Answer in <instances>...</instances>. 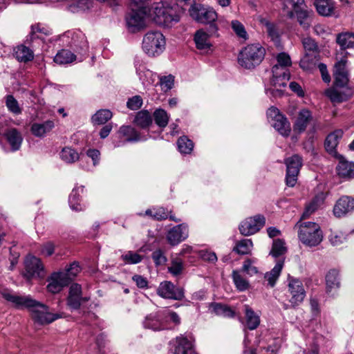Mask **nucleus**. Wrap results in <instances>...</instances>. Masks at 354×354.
I'll return each instance as SVG.
<instances>
[{
  "label": "nucleus",
  "instance_id": "obj_14",
  "mask_svg": "<svg viewBox=\"0 0 354 354\" xmlns=\"http://www.w3.org/2000/svg\"><path fill=\"white\" fill-rule=\"evenodd\" d=\"M24 277L30 280L33 277L43 278L44 268L41 260L34 256H28L25 261Z\"/></svg>",
  "mask_w": 354,
  "mask_h": 354
},
{
  "label": "nucleus",
  "instance_id": "obj_49",
  "mask_svg": "<svg viewBox=\"0 0 354 354\" xmlns=\"http://www.w3.org/2000/svg\"><path fill=\"white\" fill-rule=\"evenodd\" d=\"M287 248L284 241L281 239L274 240L270 254L274 257H278L286 253Z\"/></svg>",
  "mask_w": 354,
  "mask_h": 354
},
{
  "label": "nucleus",
  "instance_id": "obj_19",
  "mask_svg": "<svg viewBox=\"0 0 354 354\" xmlns=\"http://www.w3.org/2000/svg\"><path fill=\"white\" fill-rule=\"evenodd\" d=\"M136 73L140 80L145 86L152 85L156 79V75L151 71L147 68L145 64L139 59L136 58L134 62Z\"/></svg>",
  "mask_w": 354,
  "mask_h": 354
},
{
  "label": "nucleus",
  "instance_id": "obj_6",
  "mask_svg": "<svg viewBox=\"0 0 354 354\" xmlns=\"http://www.w3.org/2000/svg\"><path fill=\"white\" fill-rule=\"evenodd\" d=\"M62 39L78 54L84 55L88 52V44L86 37L80 30L68 31L63 35Z\"/></svg>",
  "mask_w": 354,
  "mask_h": 354
},
{
  "label": "nucleus",
  "instance_id": "obj_8",
  "mask_svg": "<svg viewBox=\"0 0 354 354\" xmlns=\"http://www.w3.org/2000/svg\"><path fill=\"white\" fill-rule=\"evenodd\" d=\"M268 119L272 126L283 136H288L291 128L287 118L280 113L279 110L274 106L267 111Z\"/></svg>",
  "mask_w": 354,
  "mask_h": 354
},
{
  "label": "nucleus",
  "instance_id": "obj_55",
  "mask_svg": "<svg viewBox=\"0 0 354 354\" xmlns=\"http://www.w3.org/2000/svg\"><path fill=\"white\" fill-rule=\"evenodd\" d=\"M302 44L305 50V53L317 54L318 46L315 41L310 37H304L302 39Z\"/></svg>",
  "mask_w": 354,
  "mask_h": 354
},
{
  "label": "nucleus",
  "instance_id": "obj_36",
  "mask_svg": "<svg viewBox=\"0 0 354 354\" xmlns=\"http://www.w3.org/2000/svg\"><path fill=\"white\" fill-rule=\"evenodd\" d=\"M15 55L17 59L21 62H28L34 58L32 50L24 45L18 46L15 49Z\"/></svg>",
  "mask_w": 354,
  "mask_h": 354
},
{
  "label": "nucleus",
  "instance_id": "obj_56",
  "mask_svg": "<svg viewBox=\"0 0 354 354\" xmlns=\"http://www.w3.org/2000/svg\"><path fill=\"white\" fill-rule=\"evenodd\" d=\"M277 64L274 66H278L279 68H283V71H288L287 67L291 66V59L290 56L285 53H281L277 57Z\"/></svg>",
  "mask_w": 354,
  "mask_h": 354
},
{
  "label": "nucleus",
  "instance_id": "obj_24",
  "mask_svg": "<svg viewBox=\"0 0 354 354\" xmlns=\"http://www.w3.org/2000/svg\"><path fill=\"white\" fill-rule=\"evenodd\" d=\"M64 316V313L53 314L50 311H32L31 317L40 325L48 324Z\"/></svg>",
  "mask_w": 354,
  "mask_h": 354
},
{
  "label": "nucleus",
  "instance_id": "obj_41",
  "mask_svg": "<svg viewBox=\"0 0 354 354\" xmlns=\"http://www.w3.org/2000/svg\"><path fill=\"white\" fill-rule=\"evenodd\" d=\"M134 123L142 129L149 127L152 123V118L149 112L147 111H139L136 115Z\"/></svg>",
  "mask_w": 354,
  "mask_h": 354
},
{
  "label": "nucleus",
  "instance_id": "obj_4",
  "mask_svg": "<svg viewBox=\"0 0 354 354\" xmlns=\"http://www.w3.org/2000/svg\"><path fill=\"white\" fill-rule=\"evenodd\" d=\"M165 45L166 40L162 33L158 30H151L144 35L142 48L149 57H156L165 50Z\"/></svg>",
  "mask_w": 354,
  "mask_h": 354
},
{
  "label": "nucleus",
  "instance_id": "obj_51",
  "mask_svg": "<svg viewBox=\"0 0 354 354\" xmlns=\"http://www.w3.org/2000/svg\"><path fill=\"white\" fill-rule=\"evenodd\" d=\"M155 122L160 127H165L169 121V115L163 109H157L153 113Z\"/></svg>",
  "mask_w": 354,
  "mask_h": 354
},
{
  "label": "nucleus",
  "instance_id": "obj_27",
  "mask_svg": "<svg viewBox=\"0 0 354 354\" xmlns=\"http://www.w3.org/2000/svg\"><path fill=\"white\" fill-rule=\"evenodd\" d=\"M311 119L312 115L309 110L306 109L300 110L294 124L295 131L299 132L304 131Z\"/></svg>",
  "mask_w": 354,
  "mask_h": 354
},
{
  "label": "nucleus",
  "instance_id": "obj_46",
  "mask_svg": "<svg viewBox=\"0 0 354 354\" xmlns=\"http://www.w3.org/2000/svg\"><path fill=\"white\" fill-rule=\"evenodd\" d=\"M177 145L179 151L181 153L189 154L194 148L193 142L189 140L187 136L180 137L177 142Z\"/></svg>",
  "mask_w": 354,
  "mask_h": 354
},
{
  "label": "nucleus",
  "instance_id": "obj_30",
  "mask_svg": "<svg viewBox=\"0 0 354 354\" xmlns=\"http://www.w3.org/2000/svg\"><path fill=\"white\" fill-rule=\"evenodd\" d=\"M314 5L322 16L328 17L334 12L335 3L333 0H315Z\"/></svg>",
  "mask_w": 354,
  "mask_h": 354
},
{
  "label": "nucleus",
  "instance_id": "obj_61",
  "mask_svg": "<svg viewBox=\"0 0 354 354\" xmlns=\"http://www.w3.org/2000/svg\"><path fill=\"white\" fill-rule=\"evenodd\" d=\"M346 240V236L342 232H333L329 236V241L333 246H339Z\"/></svg>",
  "mask_w": 354,
  "mask_h": 354
},
{
  "label": "nucleus",
  "instance_id": "obj_43",
  "mask_svg": "<svg viewBox=\"0 0 354 354\" xmlns=\"http://www.w3.org/2000/svg\"><path fill=\"white\" fill-rule=\"evenodd\" d=\"M232 279L234 283L239 291H245L250 288L249 281L245 279L237 270H233Z\"/></svg>",
  "mask_w": 354,
  "mask_h": 354
},
{
  "label": "nucleus",
  "instance_id": "obj_53",
  "mask_svg": "<svg viewBox=\"0 0 354 354\" xmlns=\"http://www.w3.org/2000/svg\"><path fill=\"white\" fill-rule=\"evenodd\" d=\"M121 259L128 264H136L142 260V257L137 252L128 251L121 256Z\"/></svg>",
  "mask_w": 354,
  "mask_h": 354
},
{
  "label": "nucleus",
  "instance_id": "obj_42",
  "mask_svg": "<svg viewBox=\"0 0 354 354\" xmlns=\"http://www.w3.org/2000/svg\"><path fill=\"white\" fill-rule=\"evenodd\" d=\"M76 59V55L68 50L59 51L54 57V62L59 64H67L73 62Z\"/></svg>",
  "mask_w": 354,
  "mask_h": 354
},
{
  "label": "nucleus",
  "instance_id": "obj_28",
  "mask_svg": "<svg viewBox=\"0 0 354 354\" xmlns=\"http://www.w3.org/2000/svg\"><path fill=\"white\" fill-rule=\"evenodd\" d=\"M55 127L52 120H46L42 123L35 122L31 125L30 131L36 137L42 138L49 133Z\"/></svg>",
  "mask_w": 354,
  "mask_h": 354
},
{
  "label": "nucleus",
  "instance_id": "obj_11",
  "mask_svg": "<svg viewBox=\"0 0 354 354\" xmlns=\"http://www.w3.org/2000/svg\"><path fill=\"white\" fill-rule=\"evenodd\" d=\"M287 288L288 292L291 296L290 302L292 306H297L302 303L306 296V291L301 281L296 277L288 275L287 278Z\"/></svg>",
  "mask_w": 354,
  "mask_h": 354
},
{
  "label": "nucleus",
  "instance_id": "obj_21",
  "mask_svg": "<svg viewBox=\"0 0 354 354\" xmlns=\"http://www.w3.org/2000/svg\"><path fill=\"white\" fill-rule=\"evenodd\" d=\"M86 300V297H82V286L78 283L71 284L67 298L68 306L71 308L77 309L80 308L81 303Z\"/></svg>",
  "mask_w": 354,
  "mask_h": 354
},
{
  "label": "nucleus",
  "instance_id": "obj_54",
  "mask_svg": "<svg viewBox=\"0 0 354 354\" xmlns=\"http://www.w3.org/2000/svg\"><path fill=\"white\" fill-rule=\"evenodd\" d=\"M231 26L233 31L239 38L246 40L248 39V33L243 24L238 20H233L231 22Z\"/></svg>",
  "mask_w": 354,
  "mask_h": 354
},
{
  "label": "nucleus",
  "instance_id": "obj_40",
  "mask_svg": "<svg viewBox=\"0 0 354 354\" xmlns=\"http://www.w3.org/2000/svg\"><path fill=\"white\" fill-rule=\"evenodd\" d=\"M324 198L322 196H317L312 201L306 206L305 210L303 212L301 220L308 218L317 208L323 203Z\"/></svg>",
  "mask_w": 354,
  "mask_h": 354
},
{
  "label": "nucleus",
  "instance_id": "obj_26",
  "mask_svg": "<svg viewBox=\"0 0 354 354\" xmlns=\"http://www.w3.org/2000/svg\"><path fill=\"white\" fill-rule=\"evenodd\" d=\"M174 354H196L192 342L183 335L177 337Z\"/></svg>",
  "mask_w": 354,
  "mask_h": 354
},
{
  "label": "nucleus",
  "instance_id": "obj_18",
  "mask_svg": "<svg viewBox=\"0 0 354 354\" xmlns=\"http://www.w3.org/2000/svg\"><path fill=\"white\" fill-rule=\"evenodd\" d=\"M189 236V230L186 224L182 223L173 227L167 234V240L172 245H177Z\"/></svg>",
  "mask_w": 354,
  "mask_h": 354
},
{
  "label": "nucleus",
  "instance_id": "obj_16",
  "mask_svg": "<svg viewBox=\"0 0 354 354\" xmlns=\"http://www.w3.org/2000/svg\"><path fill=\"white\" fill-rule=\"evenodd\" d=\"M265 224V218L257 215L250 217L239 225L240 232L244 236H250L257 232Z\"/></svg>",
  "mask_w": 354,
  "mask_h": 354
},
{
  "label": "nucleus",
  "instance_id": "obj_17",
  "mask_svg": "<svg viewBox=\"0 0 354 354\" xmlns=\"http://www.w3.org/2000/svg\"><path fill=\"white\" fill-rule=\"evenodd\" d=\"M150 12L131 9V11L126 17V21L129 29L131 32H136L143 28L145 26V17Z\"/></svg>",
  "mask_w": 354,
  "mask_h": 354
},
{
  "label": "nucleus",
  "instance_id": "obj_29",
  "mask_svg": "<svg viewBox=\"0 0 354 354\" xmlns=\"http://www.w3.org/2000/svg\"><path fill=\"white\" fill-rule=\"evenodd\" d=\"M340 178L350 179L354 178V163L341 159L336 167Z\"/></svg>",
  "mask_w": 354,
  "mask_h": 354
},
{
  "label": "nucleus",
  "instance_id": "obj_22",
  "mask_svg": "<svg viewBox=\"0 0 354 354\" xmlns=\"http://www.w3.org/2000/svg\"><path fill=\"white\" fill-rule=\"evenodd\" d=\"M354 209V199L348 196L341 197L333 208L334 215L337 217L345 216Z\"/></svg>",
  "mask_w": 354,
  "mask_h": 354
},
{
  "label": "nucleus",
  "instance_id": "obj_45",
  "mask_svg": "<svg viewBox=\"0 0 354 354\" xmlns=\"http://www.w3.org/2000/svg\"><path fill=\"white\" fill-rule=\"evenodd\" d=\"M252 242L250 239H243L238 241L233 250L239 254H248L251 252Z\"/></svg>",
  "mask_w": 354,
  "mask_h": 354
},
{
  "label": "nucleus",
  "instance_id": "obj_10",
  "mask_svg": "<svg viewBox=\"0 0 354 354\" xmlns=\"http://www.w3.org/2000/svg\"><path fill=\"white\" fill-rule=\"evenodd\" d=\"M336 60L333 73L335 84L338 87H344L347 85L349 80L346 69V53L343 51L341 54L337 53Z\"/></svg>",
  "mask_w": 354,
  "mask_h": 354
},
{
  "label": "nucleus",
  "instance_id": "obj_12",
  "mask_svg": "<svg viewBox=\"0 0 354 354\" xmlns=\"http://www.w3.org/2000/svg\"><path fill=\"white\" fill-rule=\"evenodd\" d=\"M286 165V185L293 187L297 183V176L302 165V158L298 155H293L285 160Z\"/></svg>",
  "mask_w": 354,
  "mask_h": 354
},
{
  "label": "nucleus",
  "instance_id": "obj_62",
  "mask_svg": "<svg viewBox=\"0 0 354 354\" xmlns=\"http://www.w3.org/2000/svg\"><path fill=\"white\" fill-rule=\"evenodd\" d=\"M282 9L290 18L295 17V1L283 0Z\"/></svg>",
  "mask_w": 354,
  "mask_h": 354
},
{
  "label": "nucleus",
  "instance_id": "obj_20",
  "mask_svg": "<svg viewBox=\"0 0 354 354\" xmlns=\"http://www.w3.org/2000/svg\"><path fill=\"white\" fill-rule=\"evenodd\" d=\"M46 289L52 294L59 292L65 286H68V281L64 274L53 272L48 279Z\"/></svg>",
  "mask_w": 354,
  "mask_h": 354
},
{
  "label": "nucleus",
  "instance_id": "obj_64",
  "mask_svg": "<svg viewBox=\"0 0 354 354\" xmlns=\"http://www.w3.org/2000/svg\"><path fill=\"white\" fill-rule=\"evenodd\" d=\"M174 82V77L172 75L164 76L160 78V84L162 86V89L165 91L170 90Z\"/></svg>",
  "mask_w": 354,
  "mask_h": 354
},
{
  "label": "nucleus",
  "instance_id": "obj_37",
  "mask_svg": "<svg viewBox=\"0 0 354 354\" xmlns=\"http://www.w3.org/2000/svg\"><path fill=\"white\" fill-rule=\"evenodd\" d=\"M118 133L120 136L125 137L127 142H138L142 140L137 131L130 126H122Z\"/></svg>",
  "mask_w": 354,
  "mask_h": 354
},
{
  "label": "nucleus",
  "instance_id": "obj_3",
  "mask_svg": "<svg viewBox=\"0 0 354 354\" xmlns=\"http://www.w3.org/2000/svg\"><path fill=\"white\" fill-rule=\"evenodd\" d=\"M265 54V48L259 44H250L240 51L238 62L242 67L251 69L261 64Z\"/></svg>",
  "mask_w": 354,
  "mask_h": 354
},
{
  "label": "nucleus",
  "instance_id": "obj_50",
  "mask_svg": "<svg viewBox=\"0 0 354 354\" xmlns=\"http://www.w3.org/2000/svg\"><path fill=\"white\" fill-rule=\"evenodd\" d=\"M183 270V261L179 258L176 257L171 260L170 266L168 267V271L173 276H178L182 274Z\"/></svg>",
  "mask_w": 354,
  "mask_h": 354
},
{
  "label": "nucleus",
  "instance_id": "obj_60",
  "mask_svg": "<svg viewBox=\"0 0 354 354\" xmlns=\"http://www.w3.org/2000/svg\"><path fill=\"white\" fill-rule=\"evenodd\" d=\"M327 96L334 103H339L345 100V95L339 92L337 90L332 88L326 91Z\"/></svg>",
  "mask_w": 354,
  "mask_h": 354
},
{
  "label": "nucleus",
  "instance_id": "obj_35",
  "mask_svg": "<svg viewBox=\"0 0 354 354\" xmlns=\"http://www.w3.org/2000/svg\"><path fill=\"white\" fill-rule=\"evenodd\" d=\"M84 187H75L72 190L69 196L68 203L71 208L76 212L82 211L84 209V206L80 203V193L82 192Z\"/></svg>",
  "mask_w": 354,
  "mask_h": 354
},
{
  "label": "nucleus",
  "instance_id": "obj_34",
  "mask_svg": "<svg viewBox=\"0 0 354 354\" xmlns=\"http://www.w3.org/2000/svg\"><path fill=\"white\" fill-rule=\"evenodd\" d=\"M283 262L279 261L274 268L265 274L264 278L268 282V285L270 287H274L282 270Z\"/></svg>",
  "mask_w": 354,
  "mask_h": 354
},
{
  "label": "nucleus",
  "instance_id": "obj_58",
  "mask_svg": "<svg viewBox=\"0 0 354 354\" xmlns=\"http://www.w3.org/2000/svg\"><path fill=\"white\" fill-rule=\"evenodd\" d=\"M150 0H129L131 9H136L140 10H145L146 12H150L151 10L149 8V1Z\"/></svg>",
  "mask_w": 354,
  "mask_h": 354
},
{
  "label": "nucleus",
  "instance_id": "obj_15",
  "mask_svg": "<svg viewBox=\"0 0 354 354\" xmlns=\"http://www.w3.org/2000/svg\"><path fill=\"white\" fill-rule=\"evenodd\" d=\"M157 292L158 295L165 299L180 300L184 297V290L168 281L160 283Z\"/></svg>",
  "mask_w": 354,
  "mask_h": 354
},
{
  "label": "nucleus",
  "instance_id": "obj_31",
  "mask_svg": "<svg viewBox=\"0 0 354 354\" xmlns=\"http://www.w3.org/2000/svg\"><path fill=\"white\" fill-rule=\"evenodd\" d=\"M336 41L342 48L338 53L341 54L342 51L345 53L346 48H354V33L349 32L339 33L337 35ZM346 53L347 54L346 52Z\"/></svg>",
  "mask_w": 354,
  "mask_h": 354
},
{
  "label": "nucleus",
  "instance_id": "obj_57",
  "mask_svg": "<svg viewBox=\"0 0 354 354\" xmlns=\"http://www.w3.org/2000/svg\"><path fill=\"white\" fill-rule=\"evenodd\" d=\"M50 34V30L46 27L41 26L40 25H35L32 26L30 33V39H41V35H48Z\"/></svg>",
  "mask_w": 354,
  "mask_h": 354
},
{
  "label": "nucleus",
  "instance_id": "obj_25",
  "mask_svg": "<svg viewBox=\"0 0 354 354\" xmlns=\"http://www.w3.org/2000/svg\"><path fill=\"white\" fill-rule=\"evenodd\" d=\"M4 136L10 145L12 151H15L20 149L23 137L19 131L15 128L8 129L5 133Z\"/></svg>",
  "mask_w": 354,
  "mask_h": 354
},
{
  "label": "nucleus",
  "instance_id": "obj_32",
  "mask_svg": "<svg viewBox=\"0 0 354 354\" xmlns=\"http://www.w3.org/2000/svg\"><path fill=\"white\" fill-rule=\"evenodd\" d=\"M342 136L343 131L340 129L336 130L330 133L325 141V147L326 151L330 153H334Z\"/></svg>",
  "mask_w": 354,
  "mask_h": 354
},
{
  "label": "nucleus",
  "instance_id": "obj_63",
  "mask_svg": "<svg viewBox=\"0 0 354 354\" xmlns=\"http://www.w3.org/2000/svg\"><path fill=\"white\" fill-rule=\"evenodd\" d=\"M254 261L250 259L243 262L241 270L250 276H252L258 272V269L253 265Z\"/></svg>",
  "mask_w": 354,
  "mask_h": 354
},
{
  "label": "nucleus",
  "instance_id": "obj_23",
  "mask_svg": "<svg viewBox=\"0 0 354 354\" xmlns=\"http://www.w3.org/2000/svg\"><path fill=\"white\" fill-rule=\"evenodd\" d=\"M167 319H164L163 315L154 313L146 317L144 325L145 328L160 330L169 328V326H167Z\"/></svg>",
  "mask_w": 354,
  "mask_h": 354
},
{
  "label": "nucleus",
  "instance_id": "obj_5",
  "mask_svg": "<svg viewBox=\"0 0 354 354\" xmlns=\"http://www.w3.org/2000/svg\"><path fill=\"white\" fill-rule=\"evenodd\" d=\"M272 78L270 84L272 88H266V93L269 96L279 97L283 93V88H285L290 80V73L288 71H283V68L278 66L272 67Z\"/></svg>",
  "mask_w": 354,
  "mask_h": 354
},
{
  "label": "nucleus",
  "instance_id": "obj_33",
  "mask_svg": "<svg viewBox=\"0 0 354 354\" xmlns=\"http://www.w3.org/2000/svg\"><path fill=\"white\" fill-rule=\"evenodd\" d=\"M326 284L328 292L338 289L340 286L339 271L332 269L326 275Z\"/></svg>",
  "mask_w": 354,
  "mask_h": 354
},
{
  "label": "nucleus",
  "instance_id": "obj_13",
  "mask_svg": "<svg viewBox=\"0 0 354 354\" xmlns=\"http://www.w3.org/2000/svg\"><path fill=\"white\" fill-rule=\"evenodd\" d=\"M218 27L216 24H211L208 29V33L203 29L197 30L194 35V41L198 50L208 53L211 50L212 44L209 40L211 36L215 35L218 32Z\"/></svg>",
  "mask_w": 354,
  "mask_h": 354
},
{
  "label": "nucleus",
  "instance_id": "obj_52",
  "mask_svg": "<svg viewBox=\"0 0 354 354\" xmlns=\"http://www.w3.org/2000/svg\"><path fill=\"white\" fill-rule=\"evenodd\" d=\"M81 270L80 266L78 263H72L64 272H59V274H64L66 275L68 283L80 273Z\"/></svg>",
  "mask_w": 354,
  "mask_h": 354
},
{
  "label": "nucleus",
  "instance_id": "obj_47",
  "mask_svg": "<svg viewBox=\"0 0 354 354\" xmlns=\"http://www.w3.org/2000/svg\"><path fill=\"white\" fill-rule=\"evenodd\" d=\"M62 160L67 163H73L79 159L78 153L71 147H64L60 153Z\"/></svg>",
  "mask_w": 354,
  "mask_h": 354
},
{
  "label": "nucleus",
  "instance_id": "obj_38",
  "mask_svg": "<svg viewBox=\"0 0 354 354\" xmlns=\"http://www.w3.org/2000/svg\"><path fill=\"white\" fill-rule=\"evenodd\" d=\"M243 324L249 330L256 329L260 324V317L255 311H245L244 321H241Z\"/></svg>",
  "mask_w": 354,
  "mask_h": 354
},
{
  "label": "nucleus",
  "instance_id": "obj_59",
  "mask_svg": "<svg viewBox=\"0 0 354 354\" xmlns=\"http://www.w3.org/2000/svg\"><path fill=\"white\" fill-rule=\"evenodd\" d=\"M6 104L8 110L15 114H19L21 112L17 101L12 95L6 97Z\"/></svg>",
  "mask_w": 354,
  "mask_h": 354
},
{
  "label": "nucleus",
  "instance_id": "obj_39",
  "mask_svg": "<svg viewBox=\"0 0 354 354\" xmlns=\"http://www.w3.org/2000/svg\"><path fill=\"white\" fill-rule=\"evenodd\" d=\"M112 116V112L109 109H100L92 116L91 121L94 125H101L109 121Z\"/></svg>",
  "mask_w": 354,
  "mask_h": 354
},
{
  "label": "nucleus",
  "instance_id": "obj_7",
  "mask_svg": "<svg viewBox=\"0 0 354 354\" xmlns=\"http://www.w3.org/2000/svg\"><path fill=\"white\" fill-rule=\"evenodd\" d=\"M189 12L190 16L196 21L201 24H216L215 21L217 19V13L216 11L209 7H205L201 4L192 5Z\"/></svg>",
  "mask_w": 354,
  "mask_h": 354
},
{
  "label": "nucleus",
  "instance_id": "obj_44",
  "mask_svg": "<svg viewBox=\"0 0 354 354\" xmlns=\"http://www.w3.org/2000/svg\"><path fill=\"white\" fill-rule=\"evenodd\" d=\"M316 55L308 53H305V55L300 60V66L306 71L313 69L316 66Z\"/></svg>",
  "mask_w": 354,
  "mask_h": 354
},
{
  "label": "nucleus",
  "instance_id": "obj_1",
  "mask_svg": "<svg viewBox=\"0 0 354 354\" xmlns=\"http://www.w3.org/2000/svg\"><path fill=\"white\" fill-rule=\"evenodd\" d=\"M154 21L162 26H171L180 19V10L178 6L158 2L153 4L151 12Z\"/></svg>",
  "mask_w": 354,
  "mask_h": 354
},
{
  "label": "nucleus",
  "instance_id": "obj_48",
  "mask_svg": "<svg viewBox=\"0 0 354 354\" xmlns=\"http://www.w3.org/2000/svg\"><path fill=\"white\" fill-rule=\"evenodd\" d=\"M310 12L307 10H296L295 15H297V20L299 24L303 26L304 28H308L310 26Z\"/></svg>",
  "mask_w": 354,
  "mask_h": 354
},
{
  "label": "nucleus",
  "instance_id": "obj_2",
  "mask_svg": "<svg viewBox=\"0 0 354 354\" xmlns=\"http://www.w3.org/2000/svg\"><path fill=\"white\" fill-rule=\"evenodd\" d=\"M297 230L298 238L305 245L315 247L323 239V234L319 225L315 222L299 221L295 225Z\"/></svg>",
  "mask_w": 354,
  "mask_h": 354
},
{
  "label": "nucleus",
  "instance_id": "obj_9",
  "mask_svg": "<svg viewBox=\"0 0 354 354\" xmlns=\"http://www.w3.org/2000/svg\"><path fill=\"white\" fill-rule=\"evenodd\" d=\"M1 294L6 300L12 303L16 307L46 308L44 304L33 299L29 295H19L8 290L1 291Z\"/></svg>",
  "mask_w": 354,
  "mask_h": 354
}]
</instances>
